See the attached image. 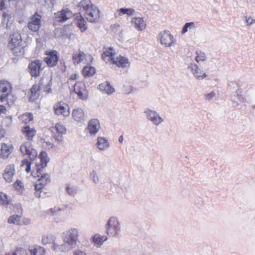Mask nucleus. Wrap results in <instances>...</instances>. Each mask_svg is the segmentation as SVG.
<instances>
[{
    "mask_svg": "<svg viewBox=\"0 0 255 255\" xmlns=\"http://www.w3.org/2000/svg\"><path fill=\"white\" fill-rule=\"evenodd\" d=\"M12 54L15 56L21 57L24 54V47L22 44L18 46H14V47L9 48Z\"/></svg>",
    "mask_w": 255,
    "mask_h": 255,
    "instance_id": "36",
    "label": "nucleus"
},
{
    "mask_svg": "<svg viewBox=\"0 0 255 255\" xmlns=\"http://www.w3.org/2000/svg\"><path fill=\"white\" fill-rule=\"evenodd\" d=\"M6 110L5 107L3 105H0V112H3Z\"/></svg>",
    "mask_w": 255,
    "mask_h": 255,
    "instance_id": "61",
    "label": "nucleus"
},
{
    "mask_svg": "<svg viewBox=\"0 0 255 255\" xmlns=\"http://www.w3.org/2000/svg\"><path fill=\"white\" fill-rule=\"evenodd\" d=\"M61 209L59 207H55L53 208H51L49 209L47 211V213L49 215H54L56 213H58V212L60 211Z\"/></svg>",
    "mask_w": 255,
    "mask_h": 255,
    "instance_id": "53",
    "label": "nucleus"
},
{
    "mask_svg": "<svg viewBox=\"0 0 255 255\" xmlns=\"http://www.w3.org/2000/svg\"><path fill=\"white\" fill-rule=\"evenodd\" d=\"M159 37L161 44L165 47H171L174 45L176 40L173 36L168 31H163L160 33Z\"/></svg>",
    "mask_w": 255,
    "mask_h": 255,
    "instance_id": "10",
    "label": "nucleus"
},
{
    "mask_svg": "<svg viewBox=\"0 0 255 255\" xmlns=\"http://www.w3.org/2000/svg\"><path fill=\"white\" fill-rule=\"evenodd\" d=\"M41 15L37 13L32 15L28 22V28L33 31H37L41 26Z\"/></svg>",
    "mask_w": 255,
    "mask_h": 255,
    "instance_id": "16",
    "label": "nucleus"
},
{
    "mask_svg": "<svg viewBox=\"0 0 255 255\" xmlns=\"http://www.w3.org/2000/svg\"><path fill=\"white\" fill-rule=\"evenodd\" d=\"M31 224V220L27 218H21V225H28Z\"/></svg>",
    "mask_w": 255,
    "mask_h": 255,
    "instance_id": "55",
    "label": "nucleus"
},
{
    "mask_svg": "<svg viewBox=\"0 0 255 255\" xmlns=\"http://www.w3.org/2000/svg\"><path fill=\"white\" fill-rule=\"evenodd\" d=\"M40 160V163H37L35 164V171L38 173L41 174V171H43L44 168L47 166L49 161V158L47 154L45 151H41L38 157Z\"/></svg>",
    "mask_w": 255,
    "mask_h": 255,
    "instance_id": "15",
    "label": "nucleus"
},
{
    "mask_svg": "<svg viewBox=\"0 0 255 255\" xmlns=\"http://www.w3.org/2000/svg\"><path fill=\"white\" fill-rule=\"evenodd\" d=\"M55 138L56 140H58L59 141H61L62 140V136H60V135H58V136H55Z\"/></svg>",
    "mask_w": 255,
    "mask_h": 255,
    "instance_id": "60",
    "label": "nucleus"
},
{
    "mask_svg": "<svg viewBox=\"0 0 255 255\" xmlns=\"http://www.w3.org/2000/svg\"><path fill=\"white\" fill-rule=\"evenodd\" d=\"M108 238L105 236H102L100 234L95 235L93 238L92 242L95 246L100 247L103 243L107 240Z\"/></svg>",
    "mask_w": 255,
    "mask_h": 255,
    "instance_id": "33",
    "label": "nucleus"
},
{
    "mask_svg": "<svg viewBox=\"0 0 255 255\" xmlns=\"http://www.w3.org/2000/svg\"><path fill=\"white\" fill-rule=\"evenodd\" d=\"M14 189L20 194H22L24 189L23 183L19 180H17L13 184Z\"/></svg>",
    "mask_w": 255,
    "mask_h": 255,
    "instance_id": "43",
    "label": "nucleus"
},
{
    "mask_svg": "<svg viewBox=\"0 0 255 255\" xmlns=\"http://www.w3.org/2000/svg\"><path fill=\"white\" fill-rule=\"evenodd\" d=\"M5 8V3L3 0H0V10Z\"/></svg>",
    "mask_w": 255,
    "mask_h": 255,
    "instance_id": "58",
    "label": "nucleus"
},
{
    "mask_svg": "<svg viewBox=\"0 0 255 255\" xmlns=\"http://www.w3.org/2000/svg\"><path fill=\"white\" fill-rule=\"evenodd\" d=\"M79 232L75 228H71L62 233V241L65 246L64 251H71L75 248L79 242Z\"/></svg>",
    "mask_w": 255,
    "mask_h": 255,
    "instance_id": "1",
    "label": "nucleus"
},
{
    "mask_svg": "<svg viewBox=\"0 0 255 255\" xmlns=\"http://www.w3.org/2000/svg\"><path fill=\"white\" fill-rule=\"evenodd\" d=\"M58 59L57 52L52 51L46 53L44 61L49 67H54L57 64Z\"/></svg>",
    "mask_w": 255,
    "mask_h": 255,
    "instance_id": "19",
    "label": "nucleus"
},
{
    "mask_svg": "<svg viewBox=\"0 0 255 255\" xmlns=\"http://www.w3.org/2000/svg\"><path fill=\"white\" fill-rule=\"evenodd\" d=\"M123 140H124V137H123V135L120 136L119 138V141L120 143H122Z\"/></svg>",
    "mask_w": 255,
    "mask_h": 255,
    "instance_id": "62",
    "label": "nucleus"
},
{
    "mask_svg": "<svg viewBox=\"0 0 255 255\" xmlns=\"http://www.w3.org/2000/svg\"><path fill=\"white\" fill-rule=\"evenodd\" d=\"M197 27V25L196 23L193 22H188L185 23L183 27L182 33L184 34L188 31V29H193L196 28Z\"/></svg>",
    "mask_w": 255,
    "mask_h": 255,
    "instance_id": "45",
    "label": "nucleus"
},
{
    "mask_svg": "<svg viewBox=\"0 0 255 255\" xmlns=\"http://www.w3.org/2000/svg\"><path fill=\"white\" fill-rule=\"evenodd\" d=\"M98 88L102 92L108 95H110L115 92L114 88L108 81L100 84L98 86Z\"/></svg>",
    "mask_w": 255,
    "mask_h": 255,
    "instance_id": "27",
    "label": "nucleus"
},
{
    "mask_svg": "<svg viewBox=\"0 0 255 255\" xmlns=\"http://www.w3.org/2000/svg\"><path fill=\"white\" fill-rule=\"evenodd\" d=\"M254 93L250 92H243L241 90L236 91L235 95L233 97L232 101L234 107H238V101L241 103L249 102L252 101Z\"/></svg>",
    "mask_w": 255,
    "mask_h": 255,
    "instance_id": "5",
    "label": "nucleus"
},
{
    "mask_svg": "<svg viewBox=\"0 0 255 255\" xmlns=\"http://www.w3.org/2000/svg\"><path fill=\"white\" fill-rule=\"evenodd\" d=\"M55 128L56 131L59 134H64L66 132V128L63 125L61 124H56L55 127Z\"/></svg>",
    "mask_w": 255,
    "mask_h": 255,
    "instance_id": "51",
    "label": "nucleus"
},
{
    "mask_svg": "<svg viewBox=\"0 0 255 255\" xmlns=\"http://www.w3.org/2000/svg\"><path fill=\"white\" fill-rule=\"evenodd\" d=\"M73 255H88V253L85 250L77 249L74 250L72 253Z\"/></svg>",
    "mask_w": 255,
    "mask_h": 255,
    "instance_id": "52",
    "label": "nucleus"
},
{
    "mask_svg": "<svg viewBox=\"0 0 255 255\" xmlns=\"http://www.w3.org/2000/svg\"><path fill=\"white\" fill-rule=\"evenodd\" d=\"M65 189L67 194L71 196H75L78 192L77 187L72 183L66 184Z\"/></svg>",
    "mask_w": 255,
    "mask_h": 255,
    "instance_id": "35",
    "label": "nucleus"
},
{
    "mask_svg": "<svg viewBox=\"0 0 255 255\" xmlns=\"http://www.w3.org/2000/svg\"><path fill=\"white\" fill-rule=\"evenodd\" d=\"M73 13L68 9H63L61 11L55 13V20L60 22H64L72 17Z\"/></svg>",
    "mask_w": 255,
    "mask_h": 255,
    "instance_id": "17",
    "label": "nucleus"
},
{
    "mask_svg": "<svg viewBox=\"0 0 255 255\" xmlns=\"http://www.w3.org/2000/svg\"><path fill=\"white\" fill-rule=\"evenodd\" d=\"M95 69L94 67L88 65L85 66L83 69L82 73L84 77H90L95 73Z\"/></svg>",
    "mask_w": 255,
    "mask_h": 255,
    "instance_id": "37",
    "label": "nucleus"
},
{
    "mask_svg": "<svg viewBox=\"0 0 255 255\" xmlns=\"http://www.w3.org/2000/svg\"><path fill=\"white\" fill-rule=\"evenodd\" d=\"M146 117L153 124L158 125L163 121V118L158 113H147Z\"/></svg>",
    "mask_w": 255,
    "mask_h": 255,
    "instance_id": "28",
    "label": "nucleus"
},
{
    "mask_svg": "<svg viewBox=\"0 0 255 255\" xmlns=\"http://www.w3.org/2000/svg\"><path fill=\"white\" fill-rule=\"evenodd\" d=\"M101 125L98 119H93L89 121L86 130L91 136H95L100 130Z\"/></svg>",
    "mask_w": 255,
    "mask_h": 255,
    "instance_id": "14",
    "label": "nucleus"
},
{
    "mask_svg": "<svg viewBox=\"0 0 255 255\" xmlns=\"http://www.w3.org/2000/svg\"><path fill=\"white\" fill-rule=\"evenodd\" d=\"M21 167L22 169L24 170L27 173L30 171V162L28 159H24L22 161Z\"/></svg>",
    "mask_w": 255,
    "mask_h": 255,
    "instance_id": "48",
    "label": "nucleus"
},
{
    "mask_svg": "<svg viewBox=\"0 0 255 255\" xmlns=\"http://www.w3.org/2000/svg\"><path fill=\"white\" fill-rule=\"evenodd\" d=\"M31 255H44L45 251L43 248L37 246L29 250Z\"/></svg>",
    "mask_w": 255,
    "mask_h": 255,
    "instance_id": "39",
    "label": "nucleus"
},
{
    "mask_svg": "<svg viewBox=\"0 0 255 255\" xmlns=\"http://www.w3.org/2000/svg\"><path fill=\"white\" fill-rule=\"evenodd\" d=\"M113 64L122 68L128 67L130 65L128 59L122 56H116Z\"/></svg>",
    "mask_w": 255,
    "mask_h": 255,
    "instance_id": "25",
    "label": "nucleus"
},
{
    "mask_svg": "<svg viewBox=\"0 0 255 255\" xmlns=\"http://www.w3.org/2000/svg\"><path fill=\"white\" fill-rule=\"evenodd\" d=\"M74 91L77 94L79 98L86 99L88 97V92L86 90L85 84L83 82H77L75 84Z\"/></svg>",
    "mask_w": 255,
    "mask_h": 255,
    "instance_id": "18",
    "label": "nucleus"
},
{
    "mask_svg": "<svg viewBox=\"0 0 255 255\" xmlns=\"http://www.w3.org/2000/svg\"><path fill=\"white\" fill-rule=\"evenodd\" d=\"M10 251L11 255H27L26 251L22 248H17L15 250Z\"/></svg>",
    "mask_w": 255,
    "mask_h": 255,
    "instance_id": "49",
    "label": "nucleus"
},
{
    "mask_svg": "<svg viewBox=\"0 0 255 255\" xmlns=\"http://www.w3.org/2000/svg\"><path fill=\"white\" fill-rule=\"evenodd\" d=\"M15 168L13 164L7 165L3 171L2 177L6 183H11L13 181V177L15 174Z\"/></svg>",
    "mask_w": 255,
    "mask_h": 255,
    "instance_id": "12",
    "label": "nucleus"
},
{
    "mask_svg": "<svg viewBox=\"0 0 255 255\" xmlns=\"http://www.w3.org/2000/svg\"><path fill=\"white\" fill-rule=\"evenodd\" d=\"M41 63L39 61H34L31 62L29 65L30 72L32 76L37 77L39 76L41 68Z\"/></svg>",
    "mask_w": 255,
    "mask_h": 255,
    "instance_id": "23",
    "label": "nucleus"
},
{
    "mask_svg": "<svg viewBox=\"0 0 255 255\" xmlns=\"http://www.w3.org/2000/svg\"><path fill=\"white\" fill-rule=\"evenodd\" d=\"M194 76L197 79H203L207 77V68H204L202 65L191 64L188 67Z\"/></svg>",
    "mask_w": 255,
    "mask_h": 255,
    "instance_id": "9",
    "label": "nucleus"
},
{
    "mask_svg": "<svg viewBox=\"0 0 255 255\" xmlns=\"http://www.w3.org/2000/svg\"><path fill=\"white\" fill-rule=\"evenodd\" d=\"M116 53L112 47L105 48L102 55V59L106 62L113 63L116 57Z\"/></svg>",
    "mask_w": 255,
    "mask_h": 255,
    "instance_id": "20",
    "label": "nucleus"
},
{
    "mask_svg": "<svg viewBox=\"0 0 255 255\" xmlns=\"http://www.w3.org/2000/svg\"><path fill=\"white\" fill-rule=\"evenodd\" d=\"M22 133L27 138V141H32L35 134L36 130L29 126H26L22 129Z\"/></svg>",
    "mask_w": 255,
    "mask_h": 255,
    "instance_id": "26",
    "label": "nucleus"
},
{
    "mask_svg": "<svg viewBox=\"0 0 255 255\" xmlns=\"http://www.w3.org/2000/svg\"><path fill=\"white\" fill-rule=\"evenodd\" d=\"M79 77V75L77 74H72L70 77V80H74L77 79Z\"/></svg>",
    "mask_w": 255,
    "mask_h": 255,
    "instance_id": "57",
    "label": "nucleus"
},
{
    "mask_svg": "<svg viewBox=\"0 0 255 255\" xmlns=\"http://www.w3.org/2000/svg\"><path fill=\"white\" fill-rule=\"evenodd\" d=\"M134 10L132 8H122L117 10L116 14L119 16L124 14L131 15L134 14Z\"/></svg>",
    "mask_w": 255,
    "mask_h": 255,
    "instance_id": "38",
    "label": "nucleus"
},
{
    "mask_svg": "<svg viewBox=\"0 0 255 255\" xmlns=\"http://www.w3.org/2000/svg\"><path fill=\"white\" fill-rule=\"evenodd\" d=\"M51 245H52L51 248L53 251H56V252L60 251L63 253L69 252V251H64V250H63L64 248H63V247L65 246V245H64V243L62 245H57L55 243V242H54V243H52Z\"/></svg>",
    "mask_w": 255,
    "mask_h": 255,
    "instance_id": "46",
    "label": "nucleus"
},
{
    "mask_svg": "<svg viewBox=\"0 0 255 255\" xmlns=\"http://www.w3.org/2000/svg\"><path fill=\"white\" fill-rule=\"evenodd\" d=\"M46 144H47V145L48 146V147L49 148H51L53 146V144L51 143H50V142H46Z\"/></svg>",
    "mask_w": 255,
    "mask_h": 255,
    "instance_id": "64",
    "label": "nucleus"
},
{
    "mask_svg": "<svg viewBox=\"0 0 255 255\" xmlns=\"http://www.w3.org/2000/svg\"><path fill=\"white\" fill-rule=\"evenodd\" d=\"M75 23L81 32L85 31L87 29L86 22L80 14H77L75 18Z\"/></svg>",
    "mask_w": 255,
    "mask_h": 255,
    "instance_id": "31",
    "label": "nucleus"
},
{
    "mask_svg": "<svg viewBox=\"0 0 255 255\" xmlns=\"http://www.w3.org/2000/svg\"><path fill=\"white\" fill-rule=\"evenodd\" d=\"M93 5L90 0H81L79 2L78 6L81 10L83 9L85 11L88 8H89V7Z\"/></svg>",
    "mask_w": 255,
    "mask_h": 255,
    "instance_id": "42",
    "label": "nucleus"
},
{
    "mask_svg": "<svg viewBox=\"0 0 255 255\" xmlns=\"http://www.w3.org/2000/svg\"><path fill=\"white\" fill-rule=\"evenodd\" d=\"M90 177L95 184H97L100 182V176L96 171H92L90 174Z\"/></svg>",
    "mask_w": 255,
    "mask_h": 255,
    "instance_id": "44",
    "label": "nucleus"
},
{
    "mask_svg": "<svg viewBox=\"0 0 255 255\" xmlns=\"http://www.w3.org/2000/svg\"><path fill=\"white\" fill-rule=\"evenodd\" d=\"M43 171H41V174L36 172L35 173L34 171H32L31 175L34 177H40L37 181L35 185V196L37 198L41 197V192L42 189L50 182V176L48 174L42 173Z\"/></svg>",
    "mask_w": 255,
    "mask_h": 255,
    "instance_id": "4",
    "label": "nucleus"
},
{
    "mask_svg": "<svg viewBox=\"0 0 255 255\" xmlns=\"http://www.w3.org/2000/svg\"><path fill=\"white\" fill-rule=\"evenodd\" d=\"M52 78L50 76L42 77L39 82V85H34L30 89L29 99L34 101L38 97V92L41 88L48 93L51 91Z\"/></svg>",
    "mask_w": 255,
    "mask_h": 255,
    "instance_id": "2",
    "label": "nucleus"
},
{
    "mask_svg": "<svg viewBox=\"0 0 255 255\" xmlns=\"http://www.w3.org/2000/svg\"><path fill=\"white\" fill-rule=\"evenodd\" d=\"M246 22L248 25H251V24L255 22V20L253 19L252 17H247L246 16Z\"/></svg>",
    "mask_w": 255,
    "mask_h": 255,
    "instance_id": "56",
    "label": "nucleus"
},
{
    "mask_svg": "<svg viewBox=\"0 0 255 255\" xmlns=\"http://www.w3.org/2000/svg\"><path fill=\"white\" fill-rule=\"evenodd\" d=\"M87 20L90 22H98L100 19V10L95 5L88 8L84 12Z\"/></svg>",
    "mask_w": 255,
    "mask_h": 255,
    "instance_id": "8",
    "label": "nucleus"
},
{
    "mask_svg": "<svg viewBox=\"0 0 255 255\" xmlns=\"http://www.w3.org/2000/svg\"><path fill=\"white\" fill-rule=\"evenodd\" d=\"M105 232L110 237H118L121 232V224L118 217L111 216L108 219L105 226Z\"/></svg>",
    "mask_w": 255,
    "mask_h": 255,
    "instance_id": "3",
    "label": "nucleus"
},
{
    "mask_svg": "<svg viewBox=\"0 0 255 255\" xmlns=\"http://www.w3.org/2000/svg\"><path fill=\"white\" fill-rule=\"evenodd\" d=\"M14 17L12 12L9 11H5L2 14L1 26L6 30L11 28L14 22Z\"/></svg>",
    "mask_w": 255,
    "mask_h": 255,
    "instance_id": "13",
    "label": "nucleus"
},
{
    "mask_svg": "<svg viewBox=\"0 0 255 255\" xmlns=\"http://www.w3.org/2000/svg\"><path fill=\"white\" fill-rule=\"evenodd\" d=\"M19 119L22 122L26 124L33 120V115L31 113H25L19 116Z\"/></svg>",
    "mask_w": 255,
    "mask_h": 255,
    "instance_id": "41",
    "label": "nucleus"
},
{
    "mask_svg": "<svg viewBox=\"0 0 255 255\" xmlns=\"http://www.w3.org/2000/svg\"><path fill=\"white\" fill-rule=\"evenodd\" d=\"M198 65H202L204 68H207L208 65L206 62L207 57L206 54L202 52H197L195 59Z\"/></svg>",
    "mask_w": 255,
    "mask_h": 255,
    "instance_id": "30",
    "label": "nucleus"
},
{
    "mask_svg": "<svg viewBox=\"0 0 255 255\" xmlns=\"http://www.w3.org/2000/svg\"><path fill=\"white\" fill-rule=\"evenodd\" d=\"M72 117L77 122H82L85 120L84 113H72Z\"/></svg>",
    "mask_w": 255,
    "mask_h": 255,
    "instance_id": "47",
    "label": "nucleus"
},
{
    "mask_svg": "<svg viewBox=\"0 0 255 255\" xmlns=\"http://www.w3.org/2000/svg\"><path fill=\"white\" fill-rule=\"evenodd\" d=\"M9 201V199L7 195L0 192V204H7Z\"/></svg>",
    "mask_w": 255,
    "mask_h": 255,
    "instance_id": "50",
    "label": "nucleus"
},
{
    "mask_svg": "<svg viewBox=\"0 0 255 255\" xmlns=\"http://www.w3.org/2000/svg\"><path fill=\"white\" fill-rule=\"evenodd\" d=\"M22 44V38L20 34L18 32H14L10 36V40L8 43V48L14 47Z\"/></svg>",
    "mask_w": 255,
    "mask_h": 255,
    "instance_id": "22",
    "label": "nucleus"
},
{
    "mask_svg": "<svg viewBox=\"0 0 255 255\" xmlns=\"http://www.w3.org/2000/svg\"><path fill=\"white\" fill-rule=\"evenodd\" d=\"M13 150V146L11 144H8L5 143H1L0 149V157L3 159H7Z\"/></svg>",
    "mask_w": 255,
    "mask_h": 255,
    "instance_id": "21",
    "label": "nucleus"
},
{
    "mask_svg": "<svg viewBox=\"0 0 255 255\" xmlns=\"http://www.w3.org/2000/svg\"><path fill=\"white\" fill-rule=\"evenodd\" d=\"M216 95V94L214 92H212L210 93L207 94L205 95V99L208 101L212 100Z\"/></svg>",
    "mask_w": 255,
    "mask_h": 255,
    "instance_id": "54",
    "label": "nucleus"
},
{
    "mask_svg": "<svg viewBox=\"0 0 255 255\" xmlns=\"http://www.w3.org/2000/svg\"><path fill=\"white\" fill-rule=\"evenodd\" d=\"M96 146L100 150H106L110 146V142L105 137H98L96 143Z\"/></svg>",
    "mask_w": 255,
    "mask_h": 255,
    "instance_id": "24",
    "label": "nucleus"
},
{
    "mask_svg": "<svg viewBox=\"0 0 255 255\" xmlns=\"http://www.w3.org/2000/svg\"><path fill=\"white\" fill-rule=\"evenodd\" d=\"M7 222L9 224L21 225V217L17 215H12L8 218Z\"/></svg>",
    "mask_w": 255,
    "mask_h": 255,
    "instance_id": "40",
    "label": "nucleus"
},
{
    "mask_svg": "<svg viewBox=\"0 0 255 255\" xmlns=\"http://www.w3.org/2000/svg\"><path fill=\"white\" fill-rule=\"evenodd\" d=\"M131 87L130 86H128L127 88V89L125 90V93L126 94H129L131 92Z\"/></svg>",
    "mask_w": 255,
    "mask_h": 255,
    "instance_id": "59",
    "label": "nucleus"
},
{
    "mask_svg": "<svg viewBox=\"0 0 255 255\" xmlns=\"http://www.w3.org/2000/svg\"><path fill=\"white\" fill-rule=\"evenodd\" d=\"M53 108L55 112H69L70 110L68 105L63 102L56 103Z\"/></svg>",
    "mask_w": 255,
    "mask_h": 255,
    "instance_id": "34",
    "label": "nucleus"
},
{
    "mask_svg": "<svg viewBox=\"0 0 255 255\" xmlns=\"http://www.w3.org/2000/svg\"><path fill=\"white\" fill-rule=\"evenodd\" d=\"M56 240V237L55 235L52 234H46L42 237L41 242L44 246L51 245L54 243Z\"/></svg>",
    "mask_w": 255,
    "mask_h": 255,
    "instance_id": "32",
    "label": "nucleus"
},
{
    "mask_svg": "<svg viewBox=\"0 0 255 255\" xmlns=\"http://www.w3.org/2000/svg\"><path fill=\"white\" fill-rule=\"evenodd\" d=\"M93 60V58L90 55H87L81 50H78L74 52L72 56V61L74 65L90 64Z\"/></svg>",
    "mask_w": 255,
    "mask_h": 255,
    "instance_id": "6",
    "label": "nucleus"
},
{
    "mask_svg": "<svg viewBox=\"0 0 255 255\" xmlns=\"http://www.w3.org/2000/svg\"><path fill=\"white\" fill-rule=\"evenodd\" d=\"M12 90L10 83L7 81H0V100L3 101L9 95Z\"/></svg>",
    "mask_w": 255,
    "mask_h": 255,
    "instance_id": "11",
    "label": "nucleus"
},
{
    "mask_svg": "<svg viewBox=\"0 0 255 255\" xmlns=\"http://www.w3.org/2000/svg\"><path fill=\"white\" fill-rule=\"evenodd\" d=\"M131 23L134 27L139 31L143 30L145 28L146 24L143 19L140 17L132 18Z\"/></svg>",
    "mask_w": 255,
    "mask_h": 255,
    "instance_id": "29",
    "label": "nucleus"
},
{
    "mask_svg": "<svg viewBox=\"0 0 255 255\" xmlns=\"http://www.w3.org/2000/svg\"><path fill=\"white\" fill-rule=\"evenodd\" d=\"M20 150L23 155H28L31 160L37 157V152L33 148L30 141H26L21 144Z\"/></svg>",
    "mask_w": 255,
    "mask_h": 255,
    "instance_id": "7",
    "label": "nucleus"
},
{
    "mask_svg": "<svg viewBox=\"0 0 255 255\" xmlns=\"http://www.w3.org/2000/svg\"><path fill=\"white\" fill-rule=\"evenodd\" d=\"M4 137V132L0 130V139Z\"/></svg>",
    "mask_w": 255,
    "mask_h": 255,
    "instance_id": "63",
    "label": "nucleus"
}]
</instances>
